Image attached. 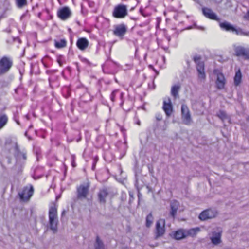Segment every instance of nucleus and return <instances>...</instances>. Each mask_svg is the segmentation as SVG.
Instances as JSON below:
<instances>
[{"label":"nucleus","mask_w":249,"mask_h":249,"mask_svg":"<svg viewBox=\"0 0 249 249\" xmlns=\"http://www.w3.org/2000/svg\"><path fill=\"white\" fill-rule=\"evenodd\" d=\"M13 151L16 159L15 166L16 167L21 168L25 163L27 159L26 152L24 150L20 151L17 143L15 144L13 147Z\"/></svg>","instance_id":"f257e3e1"},{"label":"nucleus","mask_w":249,"mask_h":249,"mask_svg":"<svg viewBox=\"0 0 249 249\" xmlns=\"http://www.w3.org/2000/svg\"><path fill=\"white\" fill-rule=\"evenodd\" d=\"M49 222L50 229L54 233L57 230L58 220L57 217V208L54 205L49 208Z\"/></svg>","instance_id":"f03ea898"},{"label":"nucleus","mask_w":249,"mask_h":249,"mask_svg":"<svg viewBox=\"0 0 249 249\" xmlns=\"http://www.w3.org/2000/svg\"><path fill=\"white\" fill-rule=\"evenodd\" d=\"M219 26L222 30L227 32H232L237 35L244 36L247 35L241 28H236L233 25L226 21L220 22Z\"/></svg>","instance_id":"7ed1b4c3"},{"label":"nucleus","mask_w":249,"mask_h":249,"mask_svg":"<svg viewBox=\"0 0 249 249\" xmlns=\"http://www.w3.org/2000/svg\"><path fill=\"white\" fill-rule=\"evenodd\" d=\"M201 59L200 56L198 55H196L193 57V60L196 64L198 77L199 79L204 80L206 78V74L204 71V63Z\"/></svg>","instance_id":"20e7f679"},{"label":"nucleus","mask_w":249,"mask_h":249,"mask_svg":"<svg viewBox=\"0 0 249 249\" xmlns=\"http://www.w3.org/2000/svg\"><path fill=\"white\" fill-rule=\"evenodd\" d=\"M128 14L126 5L119 4L116 5L112 12V16L116 18H124Z\"/></svg>","instance_id":"39448f33"},{"label":"nucleus","mask_w":249,"mask_h":249,"mask_svg":"<svg viewBox=\"0 0 249 249\" xmlns=\"http://www.w3.org/2000/svg\"><path fill=\"white\" fill-rule=\"evenodd\" d=\"M233 50L236 56L242 57L245 60L249 61V47L234 45Z\"/></svg>","instance_id":"423d86ee"},{"label":"nucleus","mask_w":249,"mask_h":249,"mask_svg":"<svg viewBox=\"0 0 249 249\" xmlns=\"http://www.w3.org/2000/svg\"><path fill=\"white\" fill-rule=\"evenodd\" d=\"M13 62L9 58L3 56L0 60V75L7 73L11 69Z\"/></svg>","instance_id":"0eeeda50"},{"label":"nucleus","mask_w":249,"mask_h":249,"mask_svg":"<svg viewBox=\"0 0 249 249\" xmlns=\"http://www.w3.org/2000/svg\"><path fill=\"white\" fill-rule=\"evenodd\" d=\"M181 119L184 124L190 125L192 122L191 113L187 106L182 104L181 107Z\"/></svg>","instance_id":"6e6552de"},{"label":"nucleus","mask_w":249,"mask_h":249,"mask_svg":"<svg viewBox=\"0 0 249 249\" xmlns=\"http://www.w3.org/2000/svg\"><path fill=\"white\" fill-rule=\"evenodd\" d=\"M89 183L81 184L77 187V198L78 199L86 198L89 193Z\"/></svg>","instance_id":"1a4fd4ad"},{"label":"nucleus","mask_w":249,"mask_h":249,"mask_svg":"<svg viewBox=\"0 0 249 249\" xmlns=\"http://www.w3.org/2000/svg\"><path fill=\"white\" fill-rule=\"evenodd\" d=\"M34 191V187L31 185L29 187H24L21 192L19 193L20 199L23 201H28L33 196Z\"/></svg>","instance_id":"9d476101"},{"label":"nucleus","mask_w":249,"mask_h":249,"mask_svg":"<svg viewBox=\"0 0 249 249\" xmlns=\"http://www.w3.org/2000/svg\"><path fill=\"white\" fill-rule=\"evenodd\" d=\"M165 220L160 219L156 223V238L162 236L165 233Z\"/></svg>","instance_id":"9b49d317"},{"label":"nucleus","mask_w":249,"mask_h":249,"mask_svg":"<svg viewBox=\"0 0 249 249\" xmlns=\"http://www.w3.org/2000/svg\"><path fill=\"white\" fill-rule=\"evenodd\" d=\"M216 212L212 209H207L202 212L199 218L201 220H206L208 219H211L214 217L216 215Z\"/></svg>","instance_id":"f8f14e48"},{"label":"nucleus","mask_w":249,"mask_h":249,"mask_svg":"<svg viewBox=\"0 0 249 249\" xmlns=\"http://www.w3.org/2000/svg\"><path fill=\"white\" fill-rule=\"evenodd\" d=\"M127 30L126 25L122 23L115 26L113 34L117 36L122 37L126 34Z\"/></svg>","instance_id":"ddd939ff"},{"label":"nucleus","mask_w":249,"mask_h":249,"mask_svg":"<svg viewBox=\"0 0 249 249\" xmlns=\"http://www.w3.org/2000/svg\"><path fill=\"white\" fill-rule=\"evenodd\" d=\"M202 11L203 15L207 18L216 21H219L220 19L217 15L212 9L207 7H203Z\"/></svg>","instance_id":"4468645a"},{"label":"nucleus","mask_w":249,"mask_h":249,"mask_svg":"<svg viewBox=\"0 0 249 249\" xmlns=\"http://www.w3.org/2000/svg\"><path fill=\"white\" fill-rule=\"evenodd\" d=\"M58 17L62 20H66L70 17L71 11L68 7H63L57 12Z\"/></svg>","instance_id":"2eb2a0df"},{"label":"nucleus","mask_w":249,"mask_h":249,"mask_svg":"<svg viewBox=\"0 0 249 249\" xmlns=\"http://www.w3.org/2000/svg\"><path fill=\"white\" fill-rule=\"evenodd\" d=\"M180 206L178 201L176 200H173L170 202V211L169 213L170 216L173 218L175 219L178 210Z\"/></svg>","instance_id":"dca6fc26"},{"label":"nucleus","mask_w":249,"mask_h":249,"mask_svg":"<svg viewBox=\"0 0 249 249\" xmlns=\"http://www.w3.org/2000/svg\"><path fill=\"white\" fill-rule=\"evenodd\" d=\"M162 108L167 116H171L173 112V105L170 98L168 97L167 101H163Z\"/></svg>","instance_id":"f3484780"},{"label":"nucleus","mask_w":249,"mask_h":249,"mask_svg":"<svg viewBox=\"0 0 249 249\" xmlns=\"http://www.w3.org/2000/svg\"><path fill=\"white\" fill-rule=\"evenodd\" d=\"M226 84L225 78L222 73H219L217 75L215 81L216 87L218 89H222L224 88Z\"/></svg>","instance_id":"a211bd4d"},{"label":"nucleus","mask_w":249,"mask_h":249,"mask_svg":"<svg viewBox=\"0 0 249 249\" xmlns=\"http://www.w3.org/2000/svg\"><path fill=\"white\" fill-rule=\"evenodd\" d=\"M89 41L85 37H81L79 38L76 42V46L77 48L81 50H85L89 46Z\"/></svg>","instance_id":"6ab92c4d"},{"label":"nucleus","mask_w":249,"mask_h":249,"mask_svg":"<svg viewBox=\"0 0 249 249\" xmlns=\"http://www.w3.org/2000/svg\"><path fill=\"white\" fill-rule=\"evenodd\" d=\"M221 233L220 232H213L212 236L210 237L212 243L214 245H217L221 243Z\"/></svg>","instance_id":"aec40b11"},{"label":"nucleus","mask_w":249,"mask_h":249,"mask_svg":"<svg viewBox=\"0 0 249 249\" xmlns=\"http://www.w3.org/2000/svg\"><path fill=\"white\" fill-rule=\"evenodd\" d=\"M108 195V192L107 189H102L100 190L98 193V197L99 202L101 204H105L106 202V198Z\"/></svg>","instance_id":"412c9836"},{"label":"nucleus","mask_w":249,"mask_h":249,"mask_svg":"<svg viewBox=\"0 0 249 249\" xmlns=\"http://www.w3.org/2000/svg\"><path fill=\"white\" fill-rule=\"evenodd\" d=\"M172 237L176 240H179L186 238L184 229H179L172 233Z\"/></svg>","instance_id":"4be33fe9"},{"label":"nucleus","mask_w":249,"mask_h":249,"mask_svg":"<svg viewBox=\"0 0 249 249\" xmlns=\"http://www.w3.org/2000/svg\"><path fill=\"white\" fill-rule=\"evenodd\" d=\"M200 231V229L199 227L191 228L190 229H185L186 237L188 236L194 237Z\"/></svg>","instance_id":"5701e85b"},{"label":"nucleus","mask_w":249,"mask_h":249,"mask_svg":"<svg viewBox=\"0 0 249 249\" xmlns=\"http://www.w3.org/2000/svg\"><path fill=\"white\" fill-rule=\"evenodd\" d=\"M242 75L240 69H238L236 71L235 76L234 77V84L235 86H239L242 81Z\"/></svg>","instance_id":"b1692460"},{"label":"nucleus","mask_w":249,"mask_h":249,"mask_svg":"<svg viewBox=\"0 0 249 249\" xmlns=\"http://www.w3.org/2000/svg\"><path fill=\"white\" fill-rule=\"evenodd\" d=\"M94 247V249H105L104 244L99 236L96 237Z\"/></svg>","instance_id":"393cba45"},{"label":"nucleus","mask_w":249,"mask_h":249,"mask_svg":"<svg viewBox=\"0 0 249 249\" xmlns=\"http://www.w3.org/2000/svg\"><path fill=\"white\" fill-rule=\"evenodd\" d=\"M180 87L179 85H175L172 87L171 90V94L174 98H176L178 96V92Z\"/></svg>","instance_id":"a878e982"},{"label":"nucleus","mask_w":249,"mask_h":249,"mask_svg":"<svg viewBox=\"0 0 249 249\" xmlns=\"http://www.w3.org/2000/svg\"><path fill=\"white\" fill-rule=\"evenodd\" d=\"M67 42L65 39H62L59 41H55L54 46L56 48H62L66 46Z\"/></svg>","instance_id":"bb28decb"},{"label":"nucleus","mask_w":249,"mask_h":249,"mask_svg":"<svg viewBox=\"0 0 249 249\" xmlns=\"http://www.w3.org/2000/svg\"><path fill=\"white\" fill-rule=\"evenodd\" d=\"M62 93L66 98L69 97L71 94V89L69 87L65 86L62 89Z\"/></svg>","instance_id":"cd10ccee"},{"label":"nucleus","mask_w":249,"mask_h":249,"mask_svg":"<svg viewBox=\"0 0 249 249\" xmlns=\"http://www.w3.org/2000/svg\"><path fill=\"white\" fill-rule=\"evenodd\" d=\"M8 118L5 115L0 116V129H1L7 124Z\"/></svg>","instance_id":"c85d7f7f"},{"label":"nucleus","mask_w":249,"mask_h":249,"mask_svg":"<svg viewBox=\"0 0 249 249\" xmlns=\"http://www.w3.org/2000/svg\"><path fill=\"white\" fill-rule=\"evenodd\" d=\"M153 216L152 214V213H150L146 217V226L148 228L150 227L153 221Z\"/></svg>","instance_id":"c756f323"},{"label":"nucleus","mask_w":249,"mask_h":249,"mask_svg":"<svg viewBox=\"0 0 249 249\" xmlns=\"http://www.w3.org/2000/svg\"><path fill=\"white\" fill-rule=\"evenodd\" d=\"M16 4L18 8H22L27 4V0H16Z\"/></svg>","instance_id":"7c9ffc66"},{"label":"nucleus","mask_w":249,"mask_h":249,"mask_svg":"<svg viewBox=\"0 0 249 249\" xmlns=\"http://www.w3.org/2000/svg\"><path fill=\"white\" fill-rule=\"evenodd\" d=\"M217 116L222 121L225 120L227 117L225 111L221 110H219L217 113Z\"/></svg>","instance_id":"2f4dec72"},{"label":"nucleus","mask_w":249,"mask_h":249,"mask_svg":"<svg viewBox=\"0 0 249 249\" xmlns=\"http://www.w3.org/2000/svg\"><path fill=\"white\" fill-rule=\"evenodd\" d=\"M119 92V90L118 89L114 90L111 93L110 98V100L112 102H114L115 101V97L116 94Z\"/></svg>","instance_id":"473e14b6"},{"label":"nucleus","mask_w":249,"mask_h":249,"mask_svg":"<svg viewBox=\"0 0 249 249\" xmlns=\"http://www.w3.org/2000/svg\"><path fill=\"white\" fill-rule=\"evenodd\" d=\"M63 57L62 55H59L57 57V62L59 64L60 66L63 65Z\"/></svg>","instance_id":"72a5a7b5"},{"label":"nucleus","mask_w":249,"mask_h":249,"mask_svg":"<svg viewBox=\"0 0 249 249\" xmlns=\"http://www.w3.org/2000/svg\"><path fill=\"white\" fill-rule=\"evenodd\" d=\"M194 26L195 28L198 29V30H200L202 31H204L205 30V28L204 27L201 26H198L196 23L194 24Z\"/></svg>","instance_id":"f704fd0d"},{"label":"nucleus","mask_w":249,"mask_h":249,"mask_svg":"<svg viewBox=\"0 0 249 249\" xmlns=\"http://www.w3.org/2000/svg\"><path fill=\"white\" fill-rule=\"evenodd\" d=\"M71 162L72 166L73 167H75L76 166V164L75 161V156L74 155L72 156Z\"/></svg>","instance_id":"c9c22d12"},{"label":"nucleus","mask_w":249,"mask_h":249,"mask_svg":"<svg viewBox=\"0 0 249 249\" xmlns=\"http://www.w3.org/2000/svg\"><path fill=\"white\" fill-rule=\"evenodd\" d=\"M156 118L158 121H160L162 119V116L160 113H157L156 114Z\"/></svg>","instance_id":"e433bc0d"},{"label":"nucleus","mask_w":249,"mask_h":249,"mask_svg":"<svg viewBox=\"0 0 249 249\" xmlns=\"http://www.w3.org/2000/svg\"><path fill=\"white\" fill-rule=\"evenodd\" d=\"M97 162V159L95 158L93 161L92 165V169L93 170H94L95 168V166H96Z\"/></svg>","instance_id":"4c0bfd02"},{"label":"nucleus","mask_w":249,"mask_h":249,"mask_svg":"<svg viewBox=\"0 0 249 249\" xmlns=\"http://www.w3.org/2000/svg\"><path fill=\"white\" fill-rule=\"evenodd\" d=\"M123 95H124V93L123 92H121L120 93V99L122 100V102H121V103L120 104L121 107L123 105V104L124 103V101L122 100L123 97Z\"/></svg>","instance_id":"58836bf2"},{"label":"nucleus","mask_w":249,"mask_h":249,"mask_svg":"<svg viewBox=\"0 0 249 249\" xmlns=\"http://www.w3.org/2000/svg\"><path fill=\"white\" fill-rule=\"evenodd\" d=\"M149 67L152 69L156 72L157 75L159 74L158 71L156 69H155V68L152 65H150L149 66Z\"/></svg>","instance_id":"ea45409f"},{"label":"nucleus","mask_w":249,"mask_h":249,"mask_svg":"<svg viewBox=\"0 0 249 249\" xmlns=\"http://www.w3.org/2000/svg\"><path fill=\"white\" fill-rule=\"evenodd\" d=\"M245 18L249 20V10L247 11L246 15L245 16Z\"/></svg>","instance_id":"a19ab883"},{"label":"nucleus","mask_w":249,"mask_h":249,"mask_svg":"<svg viewBox=\"0 0 249 249\" xmlns=\"http://www.w3.org/2000/svg\"><path fill=\"white\" fill-rule=\"evenodd\" d=\"M6 159H7V163L8 164L11 163V159L10 158V157H7L6 158Z\"/></svg>","instance_id":"79ce46f5"},{"label":"nucleus","mask_w":249,"mask_h":249,"mask_svg":"<svg viewBox=\"0 0 249 249\" xmlns=\"http://www.w3.org/2000/svg\"><path fill=\"white\" fill-rule=\"evenodd\" d=\"M120 130H121V131L123 133H124V132H125V129L124 128H123V127H121L120 128Z\"/></svg>","instance_id":"37998d69"},{"label":"nucleus","mask_w":249,"mask_h":249,"mask_svg":"<svg viewBox=\"0 0 249 249\" xmlns=\"http://www.w3.org/2000/svg\"><path fill=\"white\" fill-rule=\"evenodd\" d=\"M166 39H167L168 41L169 42L171 40V38L170 36H167Z\"/></svg>","instance_id":"c03bdc74"},{"label":"nucleus","mask_w":249,"mask_h":249,"mask_svg":"<svg viewBox=\"0 0 249 249\" xmlns=\"http://www.w3.org/2000/svg\"><path fill=\"white\" fill-rule=\"evenodd\" d=\"M136 124H137L138 125H140V124H141V122H140V120H138V121H137V122H136Z\"/></svg>","instance_id":"a18cd8bd"},{"label":"nucleus","mask_w":249,"mask_h":249,"mask_svg":"<svg viewBox=\"0 0 249 249\" xmlns=\"http://www.w3.org/2000/svg\"><path fill=\"white\" fill-rule=\"evenodd\" d=\"M81 140V137H80L78 139H77V142H79Z\"/></svg>","instance_id":"49530a36"},{"label":"nucleus","mask_w":249,"mask_h":249,"mask_svg":"<svg viewBox=\"0 0 249 249\" xmlns=\"http://www.w3.org/2000/svg\"><path fill=\"white\" fill-rule=\"evenodd\" d=\"M25 117L27 118V120H28L29 119V115H25Z\"/></svg>","instance_id":"de8ad7c7"},{"label":"nucleus","mask_w":249,"mask_h":249,"mask_svg":"<svg viewBox=\"0 0 249 249\" xmlns=\"http://www.w3.org/2000/svg\"><path fill=\"white\" fill-rule=\"evenodd\" d=\"M65 213V211L64 210L62 212V215H64Z\"/></svg>","instance_id":"09e8293b"},{"label":"nucleus","mask_w":249,"mask_h":249,"mask_svg":"<svg viewBox=\"0 0 249 249\" xmlns=\"http://www.w3.org/2000/svg\"><path fill=\"white\" fill-rule=\"evenodd\" d=\"M131 19L133 20H136V18H131Z\"/></svg>","instance_id":"8fccbe9b"},{"label":"nucleus","mask_w":249,"mask_h":249,"mask_svg":"<svg viewBox=\"0 0 249 249\" xmlns=\"http://www.w3.org/2000/svg\"><path fill=\"white\" fill-rule=\"evenodd\" d=\"M25 135L26 136H27V132H25Z\"/></svg>","instance_id":"3c124183"},{"label":"nucleus","mask_w":249,"mask_h":249,"mask_svg":"<svg viewBox=\"0 0 249 249\" xmlns=\"http://www.w3.org/2000/svg\"><path fill=\"white\" fill-rule=\"evenodd\" d=\"M192 26L189 27H188V29H192Z\"/></svg>","instance_id":"603ef678"},{"label":"nucleus","mask_w":249,"mask_h":249,"mask_svg":"<svg viewBox=\"0 0 249 249\" xmlns=\"http://www.w3.org/2000/svg\"><path fill=\"white\" fill-rule=\"evenodd\" d=\"M28 139H31V137H28Z\"/></svg>","instance_id":"864d4df0"},{"label":"nucleus","mask_w":249,"mask_h":249,"mask_svg":"<svg viewBox=\"0 0 249 249\" xmlns=\"http://www.w3.org/2000/svg\"><path fill=\"white\" fill-rule=\"evenodd\" d=\"M32 127V125H30V127H29V128H31Z\"/></svg>","instance_id":"5fc2aeb1"},{"label":"nucleus","mask_w":249,"mask_h":249,"mask_svg":"<svg viewBox=\"0 0 249 249\" xmlns=\"http://www.w3.org/2000/svg\"><path fill=\"white\" fill-rule=\"evenodd\" d=\"M17 124H19V122H18V121L17 122Z\"/></svg>","instance_id":"6e6d98bb"},{"label":"nucleus","mask_w":249,"mask_h":249,"mask_svg":"<svg viewBox=\"0 0 249 249\" xmlns=\"http://www.w3.org/2000/svg\"><path fill=\"white\" fill-rule=\"evenodd\" d=\"M137 181L136 180V183H137ZM135 185H136V184H135Z\"/></svg>","instance_id":"4d7b16f0"}]
</instances>
